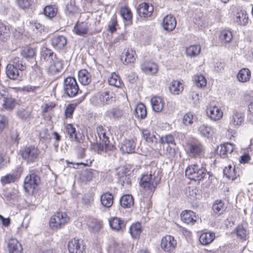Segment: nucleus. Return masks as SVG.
Masks as SVG:
<instances>
[{
  "label": "nucleus",
  "mask_w": 253,
  "mask_h": 253,
  "mask_svg": "<svg viewBox=\"0 0 253 253\" xmlns=\"http://www.w3.org/2000/svg\"><path fill=\"white\" fill-rule=\"evenodd\" d=\"M21 155L28 164L33 163L38 159L39 150L34 146H26L21 150Z\"/></svg>",
  "instance_id": "7"
},
{
  "label": "nucleus",
  "mask_w": 253,
  "mask_h": 253,
  "mask_svg": "<svg viewBox=\"0 0 253 253\" xmlns=\"http://www.w3.org/2000/svg\"><path fill=\"white\" fill-rule=\"evenodd\" d=\"M78 78L80 82L84 85L88 84L91 81L90 74L85 69L79 72Z\"/></svg>",
  "instance_id": "27"
},
{
  "label": "nucleus",
  "mask_w": 253,
  "mask_h": 253,
  "mask_svg": "<svg viewBox=\"0 0 253 253\" xmlns=\"http://www.w3.org/2000/svg\"><path fill=\"white\" fill-rule=\"evenodd\" d=\"M162 178V170L155 164L150 166L149 174L142 175L139 184L146 191L153 193Z\"/></svg>",
  "instance_id": "1"
},
{
  "label": "nucleus",
  "mask_w": 253,
  "mask_h": 253,
  "mask_svg": "<svg viewBox=\"0 0 253 253\" xmlns=\"http://www.w3.org/2000/svg\"><path fill=\"white\" fill-rule=\"evenodd\" d=\"M219 39L222 42L229 43L232 40V33L229 30H223L221 31Z\"/></svg>",
  "instance_id": "39"
},
{
  "label": "nucleus",
  "mask_w": 253,
  "mask_h": 253,
  "mask_svg": "<svg viewBox=\"0 0 253 253\" xmlns=\"http://www.w3.org/2000/svg\"><path fill=\"white\" fill-rule=\"evenodd\" d=\"M235 149L233 144L230 143H225L218 146L216 149V153L222 158H225L228 157V154H230Z\"/></svg>",
  "instance_id": "14"
},
{
  "label": "nucleus",
  "mask_w": 253,
  "mask_h": 253,
  "mask_svg": "<svg viewBox=\"0 0 253 253\" xmlns=\"http://www.w3.org/2000/svg\"><path fill=\"white\" fill-rule=\"evenodd\" d=\"M194 80L197 86L203 87L207 85V80L202 75H197L194 76Z\"/></svg>",
  "instance_id": "55"
},
{
  "label": "nucleus",
  "mask_w": 253,
  "mask_h": 253,
  "mask_svg": "<svg viewBox=\"0 0 253 253\" xmlns=\"http://www.w3.org/2000/svg\"><path fill=\"white\" fill-rule=\"evenodd\" d=\"M135 116L139 119H144L147 116L146 106L143 103L138 104L134 110Z\"/></svg>",
  "instance_id": "31"
},
{
  "label": "nucleus",
  "mask_w": 253,
  "mask_h": 253,
  "mask_svg": "<svg viewBox=\"0 0 253 253\" xmlns=\"http://www.w3.org/2000/svg\"><path fill=\"white\" fill-rule=\"evenodd\" d=\"M251 73L248 68H243L240 70L237 74V78L239 82L242 83L247 82L250 80Z\"/></svg>",
  "instance_id": "35"
},
{
  "label": "nucleus",
  "mask_w": 253,
  "mask_h": 253,
  "mask_svg": "<svg viewBox=\"0 0 253 253\" xmlns=\"http://www.w3.org/2000/svg\"><path fill=\"white\" fill-rule=\"evenodd\" d=\"M160 142L162 144L167 143L168 144H174L175 140L174 137L171 134H167L165 136H163L160 140Z\"/></svg>",
  "instance_id": "60"
},
{
  "label": "nucleus",
  "mask_w": 253,
  "mask_h": 253,
  "mask_svg": "<svg viewBox=\"0 0 253 253\" xmlns=\"http://www.w3.org/2000/svg\"><path fill=\"white\" fill-rule=\"evenodd\" d=\"M248 119L251 123H253V101L248 105Z\"/></svg>",
  "instance_id": "64"
},
{
  "label": "nucleus",
  "mask_w": 253,
  "mask_h": 253,
  "mask_svg": "<svg viewBox=\"0 0 253 253\" xmlns=\"http://www.w3.org/2000/svg\"><path fill=\"white\" fill-rule=\"evenodd\" d=\"M201 51V47L199 45H193L186 49V53L187 56L194 57L198 55Z\"/></svg>",
  "instance_id": "44"
},
{
  "label": "nucleus",
  "mask_w": 253,
  "mask_h": 253,
  "mask_svg": "<svg viewBox=\"0 0 253 253\" xmlns=\"http://www.w3.org/2000/svg\"><path fill=\"white\" fill-rule=\"evenodd\" d=\"M69 221V217L64 212H57L52 215L49 221V225L52 229L62 228Z\"/></svg>",
  "instance_id": "6"
},
{
  "label": "nucleus",
  "mask_w": 253,
  "mask_h": 253,
  "mask_svg": "<svg viewBox=\"0 0 253 253\" xmlns=\"http://www.w3.org/2000/svg\"><path fill=\"white\" fill-rule=\"evenodd\" d=\"M111 228L116 231H123L126 229V222L119 217H113L109 221Z\"/></svg>",
  "instance_id": "16"
},
{
  "label": "nucleus",
  "mask_w": 253,
  "mask_h": 253,
  "mask_svg": "<svg viewBox=\"0 0 253 253\" xmlns=\"http://www.w3.org/2000/svg\"><path fill=\"white\" fill-rule=\"evenodd\" d=\"M235 21L238 24L245 26L248 22V17L246 14L241 11L237 13Z\"/></svg>",
  "instance_id": "45"
},
{
  "label": "nucleus",
  "mask_w": 253,
  "mask_h": 253,
  "mask_svg": "<svg viewBox=\"0 0 253 253\" xmlns=\"http://www.w3.org/2000/svg\"><path fill=\"white\" fill-rule=\"evenodd\" d=\"M120 203L124 208H130L134 204L133 198L130 195H125L121 198Z\"/></svg>",
  "instance_id": "32"
},
{
  "label": "nucleus",
  "mask_w": 253,
  "mask_h": 253,
  "mask_svg": "<svg viewBox=\"0 0 253 253\" xmlns=\"http://www.w3.org/2000/svg\"><path fill=\"white\" fill-rule=\"evenodd\" d=\"M125 58L124 63L128 64L129 63H133L136 59V53L134 50L131 48H128L125 51Z\"/></svg>",
  "instance_id": "37"
},
{
  "label": "nucleus",
  "mask_w": 253,
  "mask_h": 253,
  "mask_svg": "<svg viewBox=\"0 0 253 253\" xmlns=\"http://www.w3.org/2000/svg\"><path fill=\"white\" fill-rule=\"evenodd\" d=\"M116 100L115 93L110 90H105L98 92L90 99V103L96 107H104L110 105Z\"/></svg>",
  "instance_id": "3"
},
{
  "label": "nucleus",
  "mask_w": 253,
  "mask_h": 253,
  "mask_svg": "<svg viewBox=\"0 0 253 253\" xmlns=\"http://www.w3.org/2000/svg\"><path fill=\"white\" fill-rule=\"evenodd\" d=\"M89 25L85 22H78L75 25L74 32L77 35L83 36L87 34Z\"/></svg>",
  "instance_id": "22"
},
{
  "label": "nucleus",
  "mask_w": 253,
  "mask_h": 253,
  "mask_svg": "<svg viewBox=\"0 0 253 253\" xmlns=\"http://www.w3.org/2000/svg\"><path fill=\"white\" fill-rule=\"evenodd\" d=\"M9 37V30L5 26H0V40L6 41Z\"/></svg>",
  "instance_id": "59"
},
{
  "label": "nucleus",
  "mask_w": 253,
  "mask_h": 253,
  "mask_svg": "<svg viewBox=\"0 0 253 253\" xmlns=\"http://www.w3.org/2000/svg\"><path fill=\"white\" fill-rule=\"evenodd\" d=\"M9 253H23L21 244L15 239H10L8 243Z\"/></svg>",
  "instance_id": "23"
},
{
  "label": "nucleus",
  "mask_w": 253,
  "mask_h": 253,
  "mask_svg": "<svg viewBox=\"0 0 253 253\" xmlns=\"http://www.w3.org/2000/svg\"><path fill=\"white\" fill-rule=\"evenodd\" d=\"M101 204L105 208H110L113 204V196L109 192L103 193L100 197Z\"/></svg>",
  "instance_id": "28"
},
{
  "label": "nucleus",
  "mask_w": 253,
  "mask_h": 253,
  "mask_svg": "<svg viewBox=\"0 0 253 253\" xmlns=\"http://www.w3.org/2000/svg\"><path fill=\"white\" fill-rule=\"evenodd\" d=\"M185 175L190 179L198 181L211 176L204 167L198 164L189 166L185 170Z\"/></svg>",
  "instance_id": "4"
},
{
  "label": "nucleus",
  "mask_w": 253,
  "mask_h": 253,
  "mask_svg": "<svg viewBox=\"0 0 253 253\" xmlns=\"http://www.w3.org/2000/svg\"><path fill=\"white\" fill-rule=\"evenodd\" d=\"M198 131L202 136L208 138L211 137L214 133V129L211 126L206 124L201 125L199 127Z\"/></svg>",
  "instance_id": "25"
},
{
  "label": "nucleus",
  "mask_w": 253,
  "mask_h": 253,
  "mask_svg": "<svg viewBox=\"0 0 253 253\" xmlns=\"http://www.w3.org/2000/svg\"><path fill=\"white\" fill-rule=\"evenodd\" d=\"M176 21L174 17L171 15L166 16L163 20V27L168 31H172L175 27Z\"/></svg>",
  "instance_id": "21"
},
{
  "label": "nucleus",
  "mask_w": 253,
  "mask_h": 253,
  "mask_svg": "<svg viewBox=\"0 0 253 253\" xmlns=\"http://www.w3.org/2000/svg\"><path fill=\"white\" fill-rule=\"evenodd\" d=\"M181 220L187 224H194L198 219L196 213L190 210L183 211L180 214Z\"/></svg>",
  "instance_id": "15"
},
{
  "label": "nucleus",
  "mask_w": 253,
  "mask_h": 253,
  "mask_svg": "<svg viewBox=\"0 0 253 253\" xmlns=\"http://www.w3.org/2000/svg\"><path fill=\"white\" fill-rule=\"evenodd\" d=\"M212 209L213 212L218 216L223 214L226 210L223 202L220 200L215 201L212 205Z\"/></svg>",
  "instance_id": "34"
},
{
  "label": "nucleus",
  "mask_w": 253,
  "mask_h": 253,
  "mask_svg": "<svg viewBox=\"0 0 253 253\" xmlns=\"http://www.w3.org/2000/svg\"><path fill=\"white\" fill-rule=\"evenodd\" d=\"M108 83L110 85L119 87L121 85V81L120 77L116 73H114L111 75L108 79Z\"/></svg>",
  "instance_id": "47"
},
{
  "label": "nucleus",
  "mask_w": 253,
  "mask_h": 253,
  "mask_svg": "<svg viewBox=\"0 0 253 253\" xmlns=\"http://www.w3.org/2000/svg\"><path fill=\"white\" fill-rule=\"evenodd\" d=\"M68 248L71 253H82L84 250L83 241L76 238L69 241Z\"/></svg>",
  "instance_id": "13"
},
{
  "label": "nucleus",
  "mask_w": 253,
  "mask_h": 253,
  "mask_svg": "<svg viewBox=\"0 0 253 253\" xmlns=\"http://www.w3.org/2000/svg\"><path fill=\"white\" fill-rule=\"evenodd\" d=\"M244 115L241 112L235 109L233 111L232 115L229 118V124L234 127L237 128L243 123Z\"/></svg>",
  "instance_id": "11"
},
{
  "label": "nucleus",
  "mask_w": 253,
  "mask_h": 253,
  "mask_svg": "<svg viewBox=\"0 0 253 253\" xmlns=\"http://www.w3.org/2000/svg\"><path fill=\"white\" fill-rule=\"evenodd\" d=\"M15 176L13 174H7L1 178V182L2 184H6L14 181Z\"/></svg>",
  "instance_id": "62"
},
{
  "label": "nucleus",
  "mask_w": 253,
  "mask_h": 253,
  "mask_svg": "<svg viewBox=\"0 0 253 253\" xmlns=\"http://www.w3.org/2000/svg\"><path fill=\"white\" fill-rule=\"evenodd\" d=\"M215 238L213 232H206L202 233L199 238L200 243L203 245H208L211 243Z\"/></svg>",
  "instance_id": "29"
},
{
  "label": "nucleus",
  "mask_w": 253,
  "mask_h": 253,
  "mask_svg": "<svg viewBox=\"0 0 253 253\" xmlns=\"http://www.w3.org/2000/svg\"><path fill=\"white\" fill-rule=\"evenodd\" d=\"M176 241L173 236L166 235L162 239L161 247L165 252L172 253L176 247Z\"/></svg>",
  "instance_id": "10"
},
{
  "label": "nucleus",
  "mask_w": 253,
  "mask_h": 253,
  "mask_svg": "<svg viewBox=\"0 0 253 253\" xmlns=\"http://www.w3.org/2000/svg\"><path fill=\"white\" fill-rule=\"evenodd\" d=\"M28 26L29 27V29L35 32L41 31L43 29L42 25L37 21H30Z\"/></svg>",
  "instance_id": "57"
},
{
  "label": "nucleus",
  "mask_w": 253,
  "mask_h": 253,
  "mask_svg": "<svg viewBox=\"0 0 253 253\" xmlns=\"http://www.w3.org/2000/svg\"><path fill=\"white\" fill-rule=\"evenodd\" d=\"M16 104L15 100L8 96L2 100V107L7 110H12Z\"/></svg>",
  "instance_id": "42"
},
{
  "label": "nucleus",
  "mask_w": 253,
  "mask_h": 253,
  "mask_svg": "<svg viewBox=\"0 0 253 253\" xmlns=\"http://www.w3.org/2000/svg\"><path fill=\"white\" fill-rule=\"evenodd\" d=\"M196 120L194 114L192 112H188L183 116L182 119V123L186 126H191Z\"/></svg>",
  "instance_id": "49"
},
{
  "label": "nucleus",
  "mask_w": 253,
  "mask_h": 253,
  "mask_svg": "<svg viewBox=\"0 0 253 253\" xmlns=\"http://www.w3.org/2000/svg\"><path fill=\"white\" fill-rule=\"evenodd\" d=\"M142 232L141 225L140 223L132 224L129 227V232L133 238H137Z\"/></svg>",
  "instance_id": "41"
},
{
  "label": "nucleus",
  "mask_w": 253,
  "mask_h": 253,
  "mask_svg": "<svg viewBox=\"0 0 253 253\" xmlns=\"http://www.w3.org/2000/svg\"><path fill=\"white\" fill-rule=\"evenodd\" d=\"M97 131L100 140L101 141L94 145V149L99 154L113 151L116 149L115 146L110 143L109 137L106 135V130L102 126L97 128Z\"/></svg>",
  "instance_id": "2"
},
{
  "label": "nucleus",
  "mask_w": 253,
  "mask_h": 253,
  "mask_svg": "<svg viewBox=\"0 0 253 253\" xmlns=\"http://www.w3.org/2000/svg\"><path fill=\"white\" fill-rule=\"evenodd\" d=\"M141 70L146 73L154 74H156L158 70V67L157 64L151 62H144L141 65Z\"/></svg>",
  "instance_id": "24"
},
{
  "label": "nucleus",
  "mask_w": 253,
  "mask_h": 253,
  "mask_svg": "<svg viewBox=\"0 0 253 253\" xmlns=\"http://www.w3.org/2000/svg\"><path fill=\"white\" fill-rule=\"evenodd\" d=\"M153 6L147 2H142L140 3L137 8V12L138 15L141 17H150L153 12Z\"/></svg>",
  "instance_id": "12"
},
{
  "label": "nucleus",
  "mask_w": 253,
  "mask_h": 253,
  "mask_svg": "<svg viewBox=\"0 0 253 253\" xmlns=\"http://www.w3.org/2000/svg\"><path fill=\"white\" fill-rule=\"evenodd\" d=\"M50 41L52 45L57 50L63 49L67 44V39L63 36H54Z\"/></svg>",
  "instance_id": "19"
},
{
  "label": "nucleus",
  "mask_w": 253,
  "mask_h": 253,
  "mask_svg": "<svg viewBox=\"0 0 253 253\" xmlns=\"http://www.w3.org/2000/svg\"><path fill=\"white\" fill-rule=\"evenodd\" d=\"M10 65H13L14 67L18 68L20 71H24L26 69V66L25 63H24L22 60H20L18 57H14L11 60Z\"/></svg>",
  "instance_id": "48"
},
{
  "label": "nucleus",
  "mask_w": 253,
  "mask_h": 253,
  "mask_svg": "<svg viewBox=\"0 0 253 253\" xmlns=\"http://www.w3.org/2000/svg\"><path fill=\"white\" fill-rule=\"evenodd\" d=\"M223 174L229 179L232 180L235 179L237 177V175L235 172V168L233 167L231 165H229L223 169Z\"/></svg>",
  "instance_id": "43"
},
{
  "label": "nucleus",
  "mask_w": 253,
  "mask_h": 253,
  "mask_svg": "<svg viewBox=\"0 0 253 253\" xmlns=\"http://www.w3.org/2000/svg\"><path fill=\"white\" fill-rule=\"evenodd\" d=\"M117 24V16L114 15L108 24V30L113 33L116 31V26Z\"/></svg>",
  "instance_id": "61"
},
{
  "label": "nucleus",
  "mask_w": 253,
  "mask_h": 253,
  "mask_svg": "<svg viewBox=\"0 0 253 253\" xmlns=\"http://www.w3.org/2000/svg\"><path fill=\"white\" fill-rule=\"evenodd\" d=\"M143 138L148 142H156L157 138L155 135L151 134L150 131L147 129H142L141 130Z\"/></svg>",
  "instance_id": "51"
},
{
  "label": "nucleus",
  "mask_w": 253,
  "mask_h": 253,
  "mask_svg": "<svg viewBox=\"0 0 253 253\" xmlns=\"http://www.w3.org/2000/svg\"><path fill=\"white\" fill-rule=\"evenodd\" d=\"M237 237L243 240H246L247 236V230L242 225H239L235 229Z\"/></svg>",
  "instance_id": "52"
},
{
  "label": "nucleus",
  "mask_w": 253,
  "mask_h": 253,
  "mask_svg": "<svg viewBox=\"0 0 253 253\" xmlns=\"http://www.w3.org/2000/svg\"><path fill=\"white\" fill-rule=\"evenodd\" d=\"M56 55L54 54V52L51 50L47 48H44L42 50V59H43L45 61H49L50 63H51V62L53 61L54 57Z\"/></svg>",
  "instance_id": "40"
},
{
  "label": "nucleus",
  "mask_w": 253,
  "mask_h": 253,
  "mask_svg": "<svg viewBox=\"0 0 253 253\" xmlns=\"http://www.w3.org/2000/svg\"><path fill=\"white\" fill-rule=\"evenodd\" d=\"M21 54L26 59H32L35 55V50L33 48L27 47L22 50Z\"/></svg>",
  "instance_id": "54"
},
{
  "label": "nucleus",
  "mask_w": 253,
  "mask_h": 253,
  "mask_svg": "<svg viewBox=\"0 0 253 253\" xmlns=\"http://www.w3.org/2000/svg\"><path fill=\"white\" fill-rule=\"evenodd\" d=\"M63 90L64 94L70 98L74 97L81 93L76 79L71 76L64 79Z\"/></svg>",
  "instance_id": "5"
},
{
  "label": "nucleus",
  "mask_w": 253,
  "mask_h": 253,
  "mask_svg": "<svg viewBox=\"0 0 253 253\" xmlns=\"http://www.w3.org/2000/svg\"><path fill=\"white\" fill-rule=\"evenodd\" d=\"M207 114L208 116L214 121L219 120L223 116L222 111L220 108L215 106L208 108Z\"/></svg>",
  "instance_id": "20"
},
{
  "label": "nucleus",
  "mask_w": 253,
  "mask_h": 253,
  "mask_svg": "<svg viewBox=\"0 0 253 253\" xmlns=\"http://www.w3.org/2000/svg\"><path fill=\"white\" fill-rule=\"evenodd\" d=\"M120 13L125 21L128 23L131 21L132 14L129 8L127 7H122L120 10Z\"/></svg>",
  "instance_id": "46"
},
{
  "label": "nucleus",
  "mask_w": 253,
  "mask_h": 253,
  "mask_svg": "<svg viewBox=\"0 0 253 253\" xmlns=\"http://www.w3.org/2000/svg\"><path fill=\"white\" fill-rule=\"evenodd\" d=\"M32 67L33 70L30 75L31 79L34 81L40 82L42 79V73L41 69L38 66L36 62Z\"/></svg>",
  "instance_id": "33"
},
{
  "label": "nucleus",
  "mask_w": 253,
  "mask_h": 253,
  "mask_svg": "<svg viewBox=\"0 0 253 253\" xmlns=\"http://www.w3.org/2000/svg\"><path fill=\"white\" fill-rule=\"evenodd\" d=\"M50 63V69L54 72L58 73L60 72L63 67V64L61 60H56L54 61L53 60Z\"/></svg>",
  "instance_id": "56"
},
{
  "label": "nucleus",
  "mask_w": 253,
  "mask_h": 253,
  "mask_svg": "<svg viewBox=\"0 0 253 253\" xmlns=\"http://www.w3.org/2000/svg\"><path fill=\"white\" fill-rule=\"evenodd\" d=\"M57 12V7L55 5H49L46 6L43 9V13L45 16L49 19L55 17Z\"/></svg>",
  "instance_id": "38"
},
{
  "label": "nucleus",
  "mask_w": 253,
  "mask_h": 253,
  "mask_svg": "<svg viewBox=\"0 0 253 253\" xmlns=\"http://www.w3.org/2000/svg\"><path fill=\"white\" fill-rule=\"evenodd\" d=\"M135 143L133 139H125L121 143L120 150L124 154H130L135 152Z\"/></svg>",
  "instance_id": "18"
},
{
  "label": "nucleus",
  "mask_w": 253,
  "mask_h": 253,
  "mask_svg": "<svg viewBox=\"0 0 253 253\" xmlns=\"http://www.w3.org/2000/svg\"><path fill=\"white\" fill-rule=\"evenodd\" d=\"M77 9L75 0H71L66 5L65 9L66 14L68 16L72 15L76 12Z\"/></svg>",
  "instance_id": "53"
},
{
  "label": "nucleus",
  "mask_w": 253,
  "mask_h": 253,
  "mask_svg": "<svg viewBox=\"0 0 253 253\" xmlns=\"http://www.w3.org/2000/svg\"><path fill=\"white\" fill-rule=\"evenodd\" d=\"M76 105L74 104H69L65 111V115L66 118H71Z\"/></svg>",
  "instance_id": "63"
},
{
  "label": "nucleus",
  "mask_w": 253,
  "mask_h": 253,
  "mask_svg": "<svg viewBox=\"0 0 253 253\" xmlns=\"http://www.w3.org/2000/svg\"><path fill=\"white\" fill-rule=\"evenodd\" d=\"M40 182V177L35 173L27 175L24 180V188L28 193L34 194Z\"/></svg>",
  "instance_id": "8"
},
{
  "label": "nucleus",
  "mask_w": 253,
  "mask_h": 253,
  "mask_svg": "<svg viewBox=\"0 0 253 253\" xmlns=\"http://www.w3.org/2000/svg\"><path fill=\"white\" fill-rule=\"evenodd\" d=\"M124 115V110L119 107L112 108L108 110L106 112V117L115 120L122 119Z\"/></svg>",
  "instance_id": "17"
},
{
  "label": "nucleus",
  "mask_w": 253,
  "mask_h": 253,
  "mask_svg": "<svg viewBox=\"0 0 253 253\" xmlns=\"http://www.w3.org/2000/svg\"><path fill=\"white\" fill-rule=\"evenodd\" d=\"M66 132L72 140L77 139L76 128L73 127L72 125L68 124L66 126Z\"/></svg>",
  "instance_id": "58"
},
{
  "label": "nucleus",
  "mask_w": 253,
  "mask_h": 253,
  "mask_svg": "<svg viewBox=\"0 0 253 253\" xmlns=\"http://www.w3.org/2000/svg\"><path fill=\"white\" fill-rule=\"evenodd\" d=\"M19 69L13 66L8 64L6 67V74L7 77L12 80H16L18 79L19 76Z\"/></svg>",
  "instance_id": "36"
},
{
  "label": "nucleus",
  "mask_w": 253,
  "mask_h": 253,
  "mask_svg": "<svg viewBox=\"0 0 253 253\" xmlns=\"http://www.w3.org/2000/svg\"><path fill=\"white\" fill-rule=\"evenodd\" d=\"M170 92L173 95L181 93L183 90L182 84L178 81H172L169 87Z\"/></svg>",
  "instance_id": "30"
},
{
  "label": "nucleus",
  "mask_w": 253,
  "mask_h": 253,
  "mask_svg": "<svg viewBox=\"0 0 253 253\" xmlns=\"http://www.w3.org/2000/svg\"><path fill=\"white\" fill-rule=\"evenodd\" d=\"M204 148L201 142L193 141L187 145V153L192 158L201 157L204 153Z\"/></svg>",
  "instance_id": "9"
},
{
  "label": "nucleus",
  "mask_w": 253,
  "mask_h": 253,
  "mask_svg": "<svg viewBox=\"0 0 253 253\" xmlns=\"http://www.w3.org/2000/svg\"><path fill=\"white\" fill-rule=\"evenodd\" d=\"M153 110L157 113L161 112L164 108L162 99L159 96L153 97L151 99Z\"/></svg>",
  "instance_id": "26"
},
{
  "label": "nucleus",
  "mask_w": 253,
  "mask_h": 253,
  "mask_svg": "<svg viewBox=\"0 0 253 253\" xmlns=\"http://www.w3.org/2000/svg\"><path fill=\"white\" fill-rule=\"evenodd\" d=\"M17 116L22 120L27 121L32 118V116L30 111L25 109L19 110L17 112Z\"/></svg>",
  "instance_id": "50"
}]
</instances>
